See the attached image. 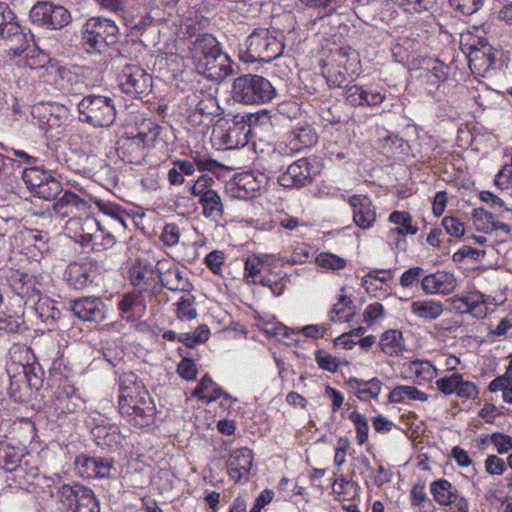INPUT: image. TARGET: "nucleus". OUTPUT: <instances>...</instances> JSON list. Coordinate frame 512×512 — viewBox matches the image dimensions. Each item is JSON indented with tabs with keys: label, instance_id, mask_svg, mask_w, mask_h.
I'll list each match as a JSON object with an SVG mask.
<instances>
[{
	"label": "nucleus",
	"instance_id": "4d7b16f0",
	"mask_svg": "<svg viewBox=\"0 0 512 512\" xmlns=\"http://www.w3.org/2000/svg\"><path fill=\"white\" fill-rule=\"evenodd\" d=\"M177 372L180 377L185 380H194L197 375V367L194 361L186 356H183V359L177 366Z\"/></svg>",
	"mask_w": 512,
	"mask_h": 512
},
{
	"label": "nucleus",
	"instance_id": "72a5a7b5",
	"mask_svg": "<svg viewBox=\"0 0 512 512\" xmlns=\"http://www.w3.org/2000/svg\"><path fill=\"white\" fill-rule=\"evenodd\" d=\"M411 312L426 321L439 318L443 313V305L433 299L416 300L411 304Z\"/></svg>",
	"mask_w": 512,
	"mask_h": 512
},
{
	"label": "nucleus",
	"instance_id": "393cba45",
	"mask_svg": "<svg viewBox=\"0 0 512 512\" xmlns=\"http://www.w3.org/2000/svg\"><path fill=\"white\" fill-rule=\"evenodd\" d=\"M422 289L427 294H449L456 288V279L452 273L437 271L426 275L421 281Z\"/></svg>",
	"mask_w": 512,
	"mask_h": 512
},
{
	"label": "nucleus",
	"instance_id": "0eeeda50",
	"mask_svg": "<svg viewBox=\"0 0 512 512\" xmlns=\"http://www.w3.org/2000/svg\"><path fill=\"white\" fill-rule=\"evenodd\" d=\"M31 113L48 138L59 139L68 126V110L62 105L40 103L32 108Z\"/></svg>",
	"mask_w": 512,
	"mask_h": 512
},
{
	"label": "nucleus",
	"instance_id": "8fccbe9b",
	"mask_svg": "<svg viewBox=\"0 0 512 512\" xmlns=\"http://www.w3.org/2000/svg\"><path fill=\"white\" fill-rule=\"evenodd\" d=\"M335 57L339 65L343 66L346 73L359 61L357 52L350 47L337 49Z\"/></svg>",
	"mask_w": 512,
	"mask_h": 512
},
{
	"label": "nucleus",
	"instance_id": "603ef678",
	"mask_svg": "<svg viewBox=\"0 0 512 512\" xmlns=\"http://www.w3.org/2000/svg\"><path fill=\"white\" fill-rule=\"evenodd\" d=\"M449 4L464 15L476 13L483 5V0H448Z\"/></svg>",
	"mask_w": 512,
	"mask_h": 512
},
{
	"label": "nucleus",
	"instance_id": "2f4dec72",
	"mask_svg": "<svg viewBox=\"0 0 512 512\" xmlns=\"http://www.w3.org/2000/svg\"><path fill=\"white\" fill-rule=\"evenodd\" d=\"M449 70V66L435 59L427 63V67L422 69L420 77L423 78L429 86L438 88L441 83L448 79Z\"/></svg>",
	"mask_w": 512,
	"mask_h": 512
},
{
	"label": "nucleus",
	"instance_id": "2eb2a0df",
	"mask_svg": "<svg viewBox=\"0 0 512 512\" xmlns=\"http://www.w3.org/2000/svg\"><path fill=\"white\" fill-rule=\"evenodd\" d=\"M479 45L472 44L469 47V68L474 74L485 76L495 64L496 57L493 47L487 42L479 41Z\"/></svg>",
	"mask_w": 512,
	"mask_h": 512
},
{
	"label": "nucleus",
	"instance_id": "49530a36",
	"mask_svg": "<svg viewBox=\"0 0 512 512\" xmlns=\"http://www.w3.org/2000/svg\"><path fill=\"white\" fill-rule=\"evenodd\" d=\"M472 219L478 231L486 234L492 232L491 226L495 222L494 215L484 208H475L472 210Z\"/></svg>",
	"mask_w": 512,
	"mask_h": 512
},
{
	"label": "nucleus",
	"instance_id": "4be33fe9",
	"mask_svg": "<svg viewBox=\"0 0 512 512\" xmlns=\"http://www.w3.org/2000/svg\"><path fill=\"white\" fill-rule=\"evenodd\" d=\"M88 209V201L70 190L64 191L53 203L54 212L61 218L76 217L77 213L86 212Z\"/></svg>",
	"mask_w": 512,
	"mask_h": 512
},
{
	"label": "nucleus",
	"instance_id": "bf43d9fd",
	"mask_svg": "<svg viewBox=\"0 0 512 512\" xmlns=\"http://www.w3.org/2000/svg\"><path fill=\"white\" fill-rule=\"evenodd\" d=\"M96 205L99 208L101 212L104 214L111 216L112 218L118 220L122 224H124L122 213L123 210L121 207L115 203L104 201V200H97Z\"/></svg>",
	"mask_w": 512,
	"mask_h": 512
},
{
	"label": "nucleus",
	"instance_id": "c03bdc74",
	"mask_svg": "<svg viewBox=\"0 0 512 512\" xmlns=\"http://www.w3.org/2000/svg\"><path fill=\"white\" fill-rule=\"evenodd\" d=\"M402 333L398 330H389L382 334L380 340L381 350L390 356L401 352Z\"/></svg>",
	"mask_w": 512,
	"mask_h": 512
},
{
	"label": "nucleus",
	"instance_id": "f3484780",
	"mask_svg": "<svg viewBox=\"0 0 512 512\" xmlns=\"http://www.w3.org/2000/svg\"><path fill=\"white\" fill-rule=\"evenodd\" d=\"M252 465L253 452L247 447L236 449L226 462L229 476L235 482L248 480Z\"/></svg>",
	"mask_w": 512,
	"mask_h": 512
},
{
	"label": "nucleus",
	"instance_id": "5701e85b",
	"mask_svg": "<svg viewBox=\"0 0 512 512\" xmlns=\"http://www.w3.org/2000/svg\"><path fill=\"white\" fill-rule=\"evenodd\" d=\"M83 72V68L71 69L65 66H58L56 68L55 83L67 93H81L87 87Z\"/></svg>",
	"mask_w": 512,
	"mask_h": 512
},
{
	"label": "nucleus",
	"instance_id": "c85d7f7f",
	"mask_svg": "<svg viewBox=\"0 0 512 512\" xmlns=\"http://www.w3.org/2000/svg\"><path fill=\"white\" fill-rule=\"evenodd\" d=\"M345 384L350 391L361 401L376 399L382 390V381L378 378L363 380L359 378H349Z\"/></svg>",
	"mask_w": 512,
	"mask_h": 512
},
{
	"label": "nucleus",
	"instance_id": "f704fd0d",
	"mask_svg": "<svg viewBox=\"0 0 512 512\" xmlns=\"http://www.w3.org/2000/svg\"><path fill=\"white\" fill-rule=\"evenodd\" d=\"M430 491L435 502L441 506L451 505L454 495L458 490L446 479H437L430 484Z\"/></svg>",
	"mask_w": 512,
	"mask_h": 512
},
{
	"label": "nucleus",
	"instance_id": "7ed1b4c3",
	"mask_svg": "<svg viewBox=\"0 0 512 512\" xmlns=\"http://www.w3.org/2000/svg\"><path fill=\"white\" fill-rule=\"evenodd\" d=\"M82 46L88 53H102L119 40V28L110 19L91 17L82 27Z\"/></svg>",
	"mask_w": 512,
	"mask_h": 512
},
{
	"label": "nucleus",
	"instance_id": "aec40b11",
	"mask_svg": "<svg viewBox=\"0 0 512 512\" xmlns=\"http://www.w3.org/2000/svg\"><path fill=\"white\" fill-rule=\"evenodd\" d=\"M128 278L131 285L142 294L147 286L156 281L153 263L147 259H136L128 269Z\"/></svg>",
	"mask_w": 512,
	"mask_h": 512
},
{
	"label": "nucleus",
	"instance_id": "9b49d317",
	"mask_svg": "<svg viewBox=\"0 0 512 512\" xmlns=\"http://www.w3.org/2000/svg\"><path fill=\"white\" fill-rule=\"evenodd\" d=\"M119 87L125 94L142 97L152 91V76L138 65H126L118 76Z\"/></svg>",
	"mask_w": 512,
	"mask_h": 512
},
{
	"label": "nucleus",
	"instance_id": "13d9d810",
	"mask_svg": "<svg viewBox=\"0 0 512 512\" xmlns=\"http://www.w3.org/2000/svg\"><path fill=\"white\" fill-rule=\"evenodd\" d=\"M442 226L453 237H462L465 233L463 223L456 217L447 216L442 220Z\"/></svg>",
	"mask_w": 512,
	"mask_h": 512
},
{
	"label": "nucleus",
	"instance_id": "5fc2aeb1",
	"mask_svg": "<svg viewBox=\"0 0 512 512\" xmlns=\"http://www.w3.org/2000/svg\"><path fill=\"white\" fill-rule=\"evenodd\" d=\"M239 130L240 128L235 123L227 130H220L218 133L222 144L226 145L227 148L237 147L241 143L237 138Z\"/></svg>",
	"mask_w": 512,
	"mask_h": 512
},
{
	"label": "nucleus",
	"instance_id": "ddd939ff",
	"mask_svg": "<svg viewBox=\"0 0 512 512\" xmlns=\"http://www.w3.org/2000/svg\"><path fill=\"white\" fill-rule=\"evenodd\" d=\"M452 309L456 313L471 314L476 319L486 317L488 313L487 302L484 295L479 292L467 295H455L450 298Z\"/></svg>",
	"mask_w": 512,
	"mask_h": 512
},
{
	"label": "nucleus",
	"instance_id": "864d4df0",
	"mask_svg": "<svg viewBox=\"0 0 512 512\" xmlns=\"http://www.w3.org/2000/svg\"><path fill=\"white\" fill-rule=\"evenodd\" d=\"M460 375L461 374L454 373L449 377L439 378L436 380L437 388L445 395L457 393Z\"/></svg>",
	"mask_w": 512,
	"mask_h": 512
},
{
	"label": "nucleus",
	"instance_id": "7c9ffc66",
	"mask_svg": "<svg viewBox=\"0 0 512 512\" xmlns=\"http://www.w3.org/2000/svg\"><path fill=\"white\" fill-rule=\"evenodd\" d=\"M318 142V135L309 124L299 125L289 134V144L293 151L310 148Z\"/></svg>",
	"mask_w": 512,
	"mask_h": 512
},
{
	"label": "nucleus",
	"instance_id": "4468645a",
	"mask_svg": "<svg viewBox=\"0 0 512 512\" xmlns=\"http://www.w3.org/2000/svg\"><path fill=\"white\" fill-rule=\"evenodd\" d=\"M104 309V302L97 297H82L70 301V310L83 321H103L105 319Z\"/></svg>",
	"mask_w": 512,
	"mask_h": 512
},
{
	"label": "nucleus",
	"instance_id": "f03ea898",
	"mask_svg": "<svg viewBox=\"0 0 512 512\" xmlns=\"http://www.w3.org/2000/svg\"><path fill=\"white\" fill-rule=\"evenodd\" d=\"M276 90L269 80L253 74L237 77L232 86L233 99L245 105H259L270 102Z\"/></svg>",
	"mask_w": 512,
	"mask_h": 512
},
{
	"label": "nucleus",
	"instance_id": "39448f33",
	"mask_svg": "<svg viewBox=\"0 0 512 512\" xmlns=\"http://www.w3.org/2000/svg\"><path fill=\"white\" fill-rule=\"evenodd\" d=\"M284 44L268 28H255L247 38L249 62H271L283 54Z\"/></svg>",
	"mask_w": 512,
	"mask_h": 512
},
{
	"label": "nucleus",
	"instance_id": "dca6fc26",
	"mask_svg": "<svg viewBox=\"0 0 512 512\" xmlns=\"http://www.w3.org/2000/svg\"><path fill=\"white\" fill-rule=\"evenodd\" d=\"M311 167L308 159L301 158L288 166L278 177V183L285 188H301L311 183Z\"/></svg>",
	"mask_w": 512,
	"mask_h": 512
},
{
	"label": "nucleus",
	"instance_id": "1a4fd4ad",
	"mask_svg": "<svg viewBox=\"0 0 512 512\" xmlns=\"http://www.w3.org/2000/svg\"><path fill=\"white\" fill-rule=\"evenodd\" d=\"M25 455V447L7 438L0 439V469L14 473L16 479L29 480L37 475V468L28 466Z\"/></svg>",
	"mask_w": 512,
	"mask_h": 512
},
{
	"label": "nucleus",
	"instance_id": "ea45409f",
	"mask_svg": "<svg viewBox=\"0 0 512 512\" xmlns=\"http://www.w3.org/2000/svg\"><path fill=\"white\" fill-rule=\"evenodd\" d=\"M213 384L214 382L211 377L205 375L192 392V395L206 402L214 401L221 395H223L225 398L229 397V395L226 392H223L220 388H213L212 391H210Z\"/></svg>",
	"mask_w": 512,
	"mask_h": 512
},
{
	"label": "nucleus",
	"instance_id": "473e14b6",
	"mask_svg": "<svg viewBox=\"0 0 512 512\" xmlns=\"http://www.w3.org/2000/svg\"><path fill=\"white\" fill-rule=\"evenodd\" d=\"M7 372L11 378V385L16 384L18 389L20 388V384L34 389H38L40 386V378L36 375H31L32 368L29 366L12 364L8 366Z\"/></svg>",
	"mask_w": 512,
	"mask_h": 512
},
{
	"label": "nucleus",
	"instance_id": "4c0bfd02",
	"mask_svg": "<svg viewBox=\"0 0 512 512\" xmlns=\"http://www.w3.org/2000/svg\"><path fill=\"white\" fill-rule=\"evenodd\" d=\"M390 222L398 225L399 227L391 229V234L398 236L410 234L415 235L418 232V228L412 225V217L410 213L405 211H394L389 216Z\"/></svg>",
	"mask_w": 512,
	"mask_h": 512
},
{
	"label": "nucleus",
	"instance_id": "338daca9",
	"mask_svg": "<svg viewBox=\"0 0 512 512\" xmlns=\"http://www.w3.org/2000/svg\"><path fill=\"white\" fill-rule=\"evenodd\" d=\"M140 293H127L118 303V308L122 313L129 314L133 309L140 305Z\"/></svg>",
	"mask_w": 512,
	"mask_h": 512
},
{
	"label": "nucleus",
	"instance_id": "423d86ee",
	"mask_svg": "<svg viewBox=\"0 0 512 512\" xmlns=\"http://www.w3.org/2000/svg\"><path fill=\"white\" fill-rule=\"evenodd\" d=\"M80 120L94 127H109L116 118L114 101L102 95L85 96L78 103Z\"/></svg>",
	"mask_w": 512,
	"mask_h": 512
},
{
	"label": "nucleus",
	"instance_id": "f8f14e48",
	"mask_svg": "<svg viewBox=\"0 0 512 512\" xmlns=\"http://www.w3.org/2000/svg\"><path fill=\"white\" fill-rule=\"evenodd\" d=\"M79 474L86 478H115L117 469L112 457L79 455L75 459Z\"/></svg>",
	"mask_w": 512,
	"mask_h": 512
},
{
	"label": "nucleus",
	"instance_id": "58836bf2",
	"mask_svg": "<svg viewBox=\"0 0 512 512\" xmlns=\"http://www.w3.org/2000/svg\"><path fill=\"white\" fill-rule=\"evenodd\" d=\"M146 149L136 135L125 139L121 146L123 156L129 163L133 164L142 163Z\"/></svg>",
	"mask_w": 512,
	"mask_h": 512
},
{
	"label": "nucleus",
	"instance_id": "774afa93",
	"mask_svg": "<svg viewBox=\"0 0 512 512\" xmlns=\"http://www.w3.org/2000/svg\"><path fill=\"white\" fill-rule=\"evenodd\" d=\"M485 468L491 475H501L506 470V463L496 455H489L485 461Z\"/></svg>",
	"mask_w": 512,
	"mask_h": 512
},
{
	"label": "nucleus",
	"instance_id": "a878e982",
	"mask_svg": "<svg viewBox=\"0 0 512 512\" xmlns=\"http://www.w3.org/2000/svg\"><path fill=\"white\" fill-rule=\"evenodd\" d=\"M53 404L60 414L73 413L82 407L83 400L72 386L64 385L55 391Z\"/></svg>",
	"mask_w": 512,
	"mask_h": 512
},
{
	"label": "nucleus",
	"instance_id": "3c124183",
	"mask_svg": "<svg viewBox=\"0 0 512 512\" xmlns=\"http://www.w3.org/2000/svg\"><path fill=\"white\" fill-rule=\"evenodd\" d=\"M316 262L319 266L331 270H340L345 267L346 260L332 253H320Z\"/></svg>",
	"mask_w": 512,
	"mask_h": 512
},
{
	"label": "nucleus",
	"instance_id": "e433bc0d",
	"mask_svg": "<svg viewBox=\"0 0 512 512\" xmlns=\"http://www.w3.org/2000/svg\"><path fill=\"white\" fill-rule=\"evenodd\" d=\"M163 130V127L160 125L152 121H147L141 124L136 136L141 144L148 149L154 147L159 140H162L161 134Z\"/></svg>",
	"mask_w": 512,
	"mask_h": 512
},
{
	"label": "nucleus",
	"instance_id": "69168bd1",
	"mask_svg": "<svg viewBox=\"0 0 512 512\" xmlns=\"http://www.w3.org/2000/svg\"><path fill=\"white\" fill-rule=\"evenodd\" d=\"M316 362L320 368L327 370L329 372H336L338 369V363L336 358L329 355L323 350H319L316 353Z\"/></svg>",
	"mask_w": 512,
	"mask_h": 512
},
{
	"label": "nucleus",
	"instance_id": "680f3d73",
	"mask_svg": "<svg viewBox=\"0 0 512 512\" xmlns=\"http://www.w3.org/2000/svg\"><path fill=\"white\" fill-rule=\"evenodd\" d=\"M180 238L179 228L176 224L170 223L166 224L163 228V232L161 234V240L164 245L172 247L176 245Z\"/></svg>",
	"mask_w": 512,
	"mask_h": 512
},
{
	"label": "nucleus",
	"instance_id": "b1692460",
	"mask_svg": "<svg viewBox=\"0 0 512 512\" xmlns=\"http://www.w3.org/2000/svg\"><path fill=\"white\" fill-rule=\"evenodd\" d=\"M345 102L350 106L375 107L383 103L385 95L373 90H367L362 86L352 85L345 89Z\"/></svg>",
	"mask_w": 512,
	"mask_h": 512
},
{
	"label": "nucleus",
	"instance_id": "9d476101",
	"mask_svg": "<svg viewBox=\"0 0 512 512\" xmlns=\"http://www.w3.org/2000/svg\"><path fill=\"white\" fill-rule=\"evenodd\" d=\"M29 17L38 26L58 30L67 26L71 20L68 9L48 1H38L30 10Z\"/></svg>",
	"mask_w": 512,
	"mask_h": 512
},
{
	"label": "nucleus",
	"instance_id": "6e6552de",
	"mask_svg": "<svg viewBox=\"0 0 512 512\" xmlns=\"http://www.w3.org/2000/svg\"><path fill=\"white\" fill-rule=\"evenodd\" d=\"M118 410L121 417L136 428L148 427L155 420L156 407L149 393L118 402Z\"/></svg>",
	"mask_w": 512,
	"mask_h": 512
},
{
	"label": "nucleus",
	"instance_id": "0e129e2a",
	"mask_svg": "<svg viewBox=\"0 0 512 512\" xmlns=\"http://www.w3.org/2000/svg\"><path fill=\"white\" fill-rule=\"evenodd\" d=\"M494 184L501 190H507L512 187V166L504 165L497 173Z\"/></svg>",
	"mask_w": 512,
	"mask_h": 512
},
{
	"label": "nucleus",
	"instance_id": "09e8293b",
	"mask_svg": "<svg viewBox=\"0 0 512 512\" xmlns=\"http://www.w3.org/2000/svg\"><path fill=\"white\" fill-rule=\"evenodd\" d=\"M195 297L193 295H185L180 298L177 303V317L181 320H192L197 317V311L193 307Z\"/></svg>",
	"mask_w": 512,
	"mask_h": 512
},
{
	"label": "nucleus",
	"instance_id": "c9c22d12",
	"mask_svg": "<svg viewBox=\"0 0 512 512\" xmlns=\"http://www.w3.org/2000/svg\"><path fill=\"white\" fill-rule=\"evenodd\" d=\"M160 285L170 291H180L185 293H190L194 288L192 283L187 278L183 277V272L177 265H175L173 269L165 275L164 279L160 282Z\"/></svg>",
	"mask_w": 512,
	"mask_h": 512
},
{
	"label": "nucleus",
	"instance_id": "6ab92c4d",
	"mask_svg": "<svg viewBox=\"0 0 512 512\" xmlns=\"http://www.w3.org/2000/svg\"><path fill=\"white\" fill-rule=\"evenodd\" d=\"M348 203L353 209L354 223L361 229H369L376 221V211L372 201L365 195H352Z\"/></svg>",
	"mask_w": 512,
	"mask_h": 512
},
{
	"label": "nucleus",
	"instance_id": "79ce46f5",
	"mask_svg": "<svg viewBox=\"0 0 512 512\" xmlns=\"http://www.w3.org/2000/svg\"><path fill=\"white\" fill-rule=\"evenodd\" d=\"M405 398L410 400L426 401L428 395L414 386H396L388 395V400L391 403H400Z\"/></svg>",
	"mask_w": 512,
	"mask_h": 512
},
{
	"label": "nucleus",
	"instance_id": "a18cd8bd",
	"mask_svg": "<svg viewBox=\"0 0 512 512\" xmlns=\"http://www.w3.org/2000/svg\"><path fill=\"white\" fill-rule=\"evenodd\" d=\"M63 187L61 182L50 174L47 180L41 185L34 196L42 198L44 200H56L57 196L62 192Z\"/></svg>",
	"mask_w": 512,
	"mask_h": 512
},
{
	"label": "nucleus",
	"instance_id": "412c9836",
	"mask_svg": "<svg viewBox=\"0 0 512 512\" xmlns=\"http://www.w3.org/2000/svg\"><path fill=\"white\" fill-rule=\"evenodd\" d=\"M97 276L91 263H71L65 271V279L69 286L82 290L92 284Z\"/></svg>",
	"mask_w": 512,
	"mask_h": 512
},
{
	"label": "nucleus",
	"instance_id": "f257e3e1",
	"mask_svg": "<svg viewBox=\"0 0 512 512\" xmlns=\"http://www.w3.org/2000/svg\"><path fill=\"white\" fill-rule=\"evenodd\" d=\"M190 51L193 59L203 65L206 70L218 68V78H225L233 73L228 55L222 53L219 42L211 34L197 35L191 43Z\"/></svg>",
	"mask_w": 512,
	"mask_h": 512
},
{
	"label": "nucleus",
	"instance_id": "bb28decb",
	"mask_svg": "<svg viewBox=\"0 0 512 512\" xmlns=\"http://www.w3.org/2000/svg\"><path fill=\"white\" fill-rule=\"evenodd\" d=\"M68 228L75 232V236L82 243L91 242L101 234L100 223L93 216L84 218L71 217L67 222Z\"/></svg>",
	"mask_w": 512,
	"mask_h": 512
},
{
	"label": "nucleus",
	"instance_id": "c756f323",
	"mask_svg": "<svg viewBox=\"0 0 512 512\" xmlns=\"http://www.w3.org/2000/svg\"><path fill=\"white\" fill-rule=\"evenodd\" d=\"M119 388H120V396L119 401H126L130 398H137L139 396H143V393H149L145 388L144 384L141 380H139L138 376L134 372H124L119 377Z\"/></svg>",
	"mask_w": 512,
	"mask_h": 512
},
{
	"label": "nucleus",
	"instance_id": "cd10ccee",
	"mask_svg": "<svg viewBox=\"0 0 512 512\" xmlns=\"http://www.w3.org/2000/svg\"><path fill=\"white\" fill-rule=\"evenodd\" d=\"M0 38L11 42L10 50L17 56L21 55L29 46L27 35L16 19L5 22L0 29Z\"/></svg>",
	"mask_w": 512,
	"mask_h": 512
},
{
	"label": "nucleus",
	"instance_id": "de8ad7c7",
	"mask_svg": "<svg viewBox=\"0 0 512 512\" xmlns=\"http://www.w3.org/2000/svg\"><path fill=\"white\" fill-rule=\"evenodd\" d=\"M349 419L355 425L358 444L363 445L368 439L369 425L367 418L363 414L353 411L349 414Z\"/></svg>",
	"mask_w": 512,
	"mask_h": 512
},
{
	"label": "nucleus",
	"instance_id": "e2e57ef3",
	"mask_svg": "<svg viewBox=\"0 0 512 512\" xmlns=\"http://www.w3.org/2000/svg\"><path fill=\"white\" fill-rule=\"evenodd\" d=\"M204 263L214 274H220L224 263L223 252L218 250L210 252L206 255Z\"/></svg>",
	"mask_w": 512,
	"mask_h": 512
},
{
	"label": "nucleus",
	"instance_id": "6e6d98bb",
	"mask_svg": "<svg viewBox=\"0 0 512 512\" xmlns=\"http://www.w3.org/2000/svg\"><path fill=\"white\" fill-rule=\"evenodd\" d=\"M490 442L499 454L508 453L512 449V437L504 433H493L490 436Z\"/></svg>",
	"mask_w": 512,
	"mask_h": 512
},
{
	"label": "nucleus",
	"instance_id": "a19ab883",
	"mask_svg": "<svg viewBox=\"0 0 512 512\" xmlns=\"http://www.w3.org/2000/svg\"><path fill=\"white\" fill-rule=\"evenodd\" d=\"M199 202L203 208V215L206 218L218 220L223 216L224 207L221 201V197L216 191H211Z\"/></svg>",
	"mask_w": 512,
	"mask_h": 512
},
{
	"label": "nucleus",
	"instance_id": "37998d69",
	"mask_svg": "<svg viewBox=\"0 0 512 512\" xmlns=\"http://www.w3.org/2000/svg\"><path fill=\"white\" fill-rule=\"evenodd\" d=\"M50 174V171H45L40 167H31L24 169L22 179L29 191L35 194L44 181L50 177Z\"/></svg>",
	"mask_w": 512,
	"mask_h": 512
},
{
	"label": "nucleus",
	"instance_id": "052dcab7",
	"mask_svg": "<svg viewBox=\"0 0 512 512\" xmlns=\"http://www.w3.org/2000/svg\"><path fill=\"white\" fill-rule=\"evenodd\" d=\"M457 396L464 399H476L479 394L477 386L470 381H465L463 376L460 375Z\"/></svg>",
	"mask_w": 512,
	"mask_h": 512
},
{
	"label": "nucleus",
	"instance_id": "20e7f679",
	"mask_svg": "<svg viewBox=\"0 0 512 512\" xmlns=\"http://www.w3.org/2000/svg\"><path fill=\"white\" fill-rule=\"evenodd\" d=\"M56 497L55 512H100L93 491L81 484L61 486Z\"/></svg>",
	"mask_w": 512,
	"mask_h": 512
},
{
	"label": "nucleus",
	"instance_id": "a211bd4d",
	"mask_svg": "<svg viewBox=\"0 0 512 512\" xmlns=\"http://www.w3.org/2000/svg\"><path fill=\"white\" fill-rule=\"evenodd\" d=\"M185 101L189 110L199 113L202 116L218 114V101L210 90L203 88L194 89L186 96Z\"/></svg>",
	"mask_w": 512,
	"mask_h": 512
}]
</instances>
